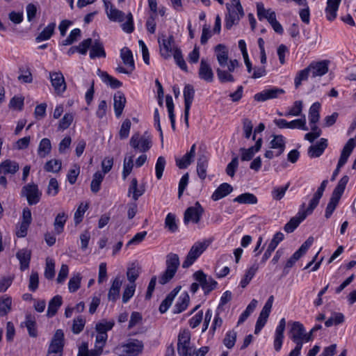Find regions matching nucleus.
Masks as SVG:
<instances>
[{"instance_id":"nucleus-1","label":"nucleus","mask_w":356,"mask_h":356,"mask_svg":"<svg viewBox=\"0 0 356 356\" xmlns=\"http://www.w3.org/2000/svg\"><path fill=\"white\" fill-rule=\"evenodd\" d=\"M143 348L144 345L141 341L131 339L115 346L113 353L118 356H138Z\"/></svg>"},{"instance_id":"nucleus-2","label":"nucleus","mask_w":356,"mask_h":356,"mask_svg":"<svg viewBox=\"0 0 356 356\" xmlns=\"http://www.w3.org/2000/svg\"><path fill=\"white\" fill-rule=\"evenodd\" d=\"M226 8L227 13L225 15V27L230 29L244 16V11L240 0H230V3L226 4Z\"/></svg>"},{"instance_id":"nucleus-3","label":"nucleus","mask_w":356,"mask_h":356,"mask_svg":"<svg viewBox=\"0 0 356 356\" xmlns=\"http://www.w3.org/2000/svg\"><path fill=\"white\" fill-rule=\"evenodd\" d=\"M129 145L136 152L145 153L152 147V138L147 131L143 134L136 132L131 137Z\"/></svg>"},{"instance_id":"nucleus-4","label":"nucleus","mask_w":356,"mask_h":356,"mask_svg":"<svg viewBox=\"0 0 356 356\" xmlns=\"http://www.w3.org/2000/svg\"><path fill=\"white\" fill-rule=\"evenodd\" d=\"M166 269L160 276L159 282L161 284H165L175 276L179 266V258L177 254L170 253L166 257Z\"/></svg>"},{"instance_id":"nucleus-5","label":"nucleus","mask_w":356,"mask_h":356,"mask_svg":"<svg viewBox=\"0 0 356 356\" xmlns=\"http://www.w3.org/2000/svg\"><path fill=\"white\" fill-rule=\"evenodd\" d=\"M158 42L161 56L165 59L170 58L175 51V49L177 48L175 46V41L172 35L166 36L164 33L160 34L158 38Z\"/></svg>"},{"instance_id":"nucleus-6","label":"nucleus","mask_w":356,"mask_h":356,"mask_svg":"<svg viewBox=\"0 0 356 356\" xmlns=\"http://www.w3.org/2000/svg\"><path fill=\"white\" fill-rule=\"evenodd\" d=\"M209 243L207 241L196 242L191 247L182 264L184 268L190 267L195 260L206 250Z\"/></svg>"},{"instance_id":"nucleus-7","label":"nucleus","mask_w":356,"mask_h":356,"mask_svg":"<svg viewBox=\"0 0 356 356\" xmlns=\"http://www.w3.org/2000/svg\"><path fill=\"white\" fill-rule=\"evenodd\" d=\"M194 279L200 283L204 294L209 293L217 286V282L211 276H207L203 271L197 270L193 274Z\"/></svg>"},{"instance_id":"nucleus-8","label":"nucleus","mask_w":356,"mask_h":356,"mask_svg":"<svg viewBox=\"0 0 356 356\" xmlns=\"http://www.w3.org/2000/svg\"><path fill=\"white\" fill-rule=\"evenodd\" d=\"M64 347V333L62 330H57L49 346L47 356L51 354H59L62 356Z\"/></svg>"},{"instance_id":"nucleus-9","label":"nucleus","mask_w":356,"mask_h":356,"mask_svg":"<svg viewBox=\"0 0 356 356\" xmlns=\"http://www.w3.org/2000/svg\"><path fill=\"white\" fill-rule=\"evenodd\" d=\"M22 195L26 197L29 205H34L40 202L42 193L40 192L36 184H28L23 186L22 189Z\"/></svg>"},{"instance_id":"nucleus-10","label":"nucleus","mask_w":356,"mask_h":356,"mask_svg":"<svg viewBox=\"0 0 356 356\" xmlns=\"http://www.w3.org/2000/svg\"><path fill=\"white\" fill-rule=\"evenodd\" d=\"M195 96V90L193 86L186 84L184 89V121L186 127L188 124L189 111Z\"/></svg>"},{"instance_id":"nucleus-11","label":"nucleus","mask_w":356,"mask_h":356,"mask_svg":"<svg viewBox=\"0 0 356 356\" xmlns=\"http://www.w3.org/2000/svg\"><path fill=\"white\" fill-rule=\"evenodd\" d=\"M49 79L56 94L60 95L65 91L66 83L61 72H49Z\"/></svg>"},{"instance_id":"nucleus-12","label":"nucleus","mask_w":356,"mask_h":356,"mask_svg":"<svg viewBox=\"0 0 356 356\" xmlns=\"http://www.w3.org/2000/svg\"><path fill=\"white\" fill-rule=\"evenodd\" d=\"M203 212V208L197 202L194 207H191L186 210L184 218V222L188 223L189 221H192L194 223H198Z\"/></svg>"},{"instance_id":"nucleus-13","label":"nucleus","mask_w":356,"mask_h":356,"mask_svg":"<svg viewBox=\"0 0 356 356\" xmlns=\"http://www.w3.org/2000/svg\"><path fill=\"white\" fill-rule=\"evenodd\" d=\"M284 93L282 88H272L265 89L254 95V99L257 102H265L269 99L277 98L280 95Z\"/></svg>"},{"instance_id":"nucleus-14","label":"nucleus","mask_w":356,"mask_h":356,"mask_svg":"<svg viewBox=\"0 0 356 356\" xmlns=\"http://www.w3.org/2000/svg\"><path fill=\"white\" fill-rule=\"evenodd\" d=\"M305 332V329L301 323L298 321L293 322L290 333L291 339L296 343V345L299 343L302 346Z\"/></svg>"},{"instance_id":"nucleus-15","label":"nucleus","mask_w":356,"mask_h":356,"mask_svg":"<svg viewBox=\"0 0 356 356\" xmlns=\"http://www.w3.org/2000/svg\"><path fill=\"white\" fill-rule=\"evenodd\" d=\"M356 146V137L355 138H350L344 145L340 158L339 159L337 165L343 167L347 162L350 155L351 154L353 149Z\"/></svg>"},{"instance_id":"nucleus-16","label":"nucleus","mask_w":356,"mask_h":356,"mask_svg":"<svg viewBox=\"0 0 356 356\" xmlns=\"http://www.w3.org/2000/svg\"><path fill=\"white\" fill-rule=\"evenodd\" d=\"M209 165V157L204 152H200L197 161V172L198 177L204 180L207 177V170Z\"/></svg>"},{"instance_id":"nucleus-17","label":"nucleus","mask_w":356,"mask_h":356,"mask_svg":"<svg viewBox=\"0 0 356 356\" xmlns=\"http://www.w3.org/2000/svg\"><path fill=\"white\" fill-rule=\"evenodd\" d=\"M262 138H259L256 140V143L254 146H252L248 149L243 147L241 148L240 152L241 153V161H250L254 157V154L260 150L262 145Z\"/></svg>"},{"instance_id":"nucleus-18","label":"nucleus","mask_w":356,"mask_h":356,"mask_svg":"<svg viewBox=\"0 0 356 356\" xmlns=\"http://www.w3.org/2000/svg\"><path fill=\"white\" fill-rule=\"evenodd\" d=\"M200 79L211 83L213 81V72L209 63L205 59L202 58L200 61V68L198 71Z\"/></svg>"},{"instance_id":"nucleus-19","label":"nucleus","mask_w":356,"mask_h":356,"mask_svg":"<svg viewBox=\"0 0 356 356\" xmlns=\"http://www.w3.org/2000/svg\"><path fill=\"white\" fill-rule=\"evenodd\" d=\"M328 60H322L311 63L307 68L313 77L322 76L328 72Z\"/></svg>"},{"instance_id":"nucleus-20","label":"nucleus","mask_w":356,"mask_h":356,"mask_svg":"<svg viewBox=\"0 0 356 356\" xmlns=\"http://www.w3.org/2000/svg\"><path fill=\"white\" fill-rule=\"evenodd\" d=\"M257 11L258 19L260 21L263 19H266L270 24H271L277 19L275 13L271 9H266L264 3L261 2L257 3Z\"/></svg>"},{"instance_id":"nucleus-21","label":"nucleus","mask_w":356,"mask_h":356,"mask_svg":"<svg viewBox=\"0 0 356 356\" xmlns=\"http://www.w3.org/2000/svg\"><path fill=\"white\" fill-rule=\"evenodd\" d=\"M19 169L18 163L15 161L6 159L0 163L1 175H15Z\"/></svg>"},{"instance_id":"nucleus-22","label":"nucleus","mask_w":356,"mask_h":356,"mask_svg":"<svg viewBox=\"0 0 356 356\" xmlns=\"http://www.w3.org/2000/svg\"><path fill=\"white\" fill-rule=\"evenodd\" d=\"M196 145L193 144L189 152H186L181 159H176V164L180 169L186 168L193 162L195 155Z\"/></svg>"},{"instance_id":"nucleus-23","label":"nucleus","mask_w":356,"mask_h":356,"mask_svg":"<svg viewBox=\"0 0 356 356\" xmlns=\"http://www.w3.org/2000/svg\"><path fill=\"white\" fill-rule=\"evenodd\" d=\"M113 102L115 114L117 118H119L122 115L125 106L126 97L121 91H118L114 95Z\"/></svg>"},{"instance_id":"nucleus-24","label":"nucleus","mask_w":356,"mask_h":356,"mask_svg":"<svg viewBox=\"0 0 356 356\" xmlns=\"http://www.w3.org/2000/svg\"><path fill=\"white\" fill-rule=\"evenodd\" d=\"M306 218V215L300 210L296 216L291 218L290 220L284 225V229L287 233L293 232L300 223Z\"/></svg>"},{"instance_id":"nucleus-25","label":"nucleus","mask_w":356,"mask_h":356,"mask_svg":"<svg viewBox=\"0 0 356 356\" xmlns=\"http://www.w3.org/2000/svg\"><path fill=\"white\" fill-rule=\"evenodd\" d=\"M145 191V187L138 186V180L136 178H133L129 186L127 195L130 197L131 195L133 200L136 201L139 197L142 196Z\"/></svg>"},{"instance_id":"nucleus-26","label":"nucleus","mask_w":356,"mask_h":356,"mask_svg":"<svg viewBox=\"0 0 356 356\" xmlns=\"http://www.w3.org/2000/svg\"><path fill=\"white\" fill-rule=\"evenodd\" d=\"M215 52L217 60L220 67H225L229 60L228 50L227 47L224 44H219L216 46Z\"/></svg>"},{"instance_id":"nucleus-27","label":"nucleus","mask_w":356,"mask_h":356,"mask_svg":"<svg viewBox=\"0 0 356 356\" xmlns=\"http://www.w3.org/2000/svg\"><path fill=\"white\" fill-rule=\"evenodd\" d=\"M233 191L232 186L227 184L223 183L220 184L213 192L211 195V199L213 201H218L231 193Z\"/></svg>"},{"instance_id":"nucleus-28","label":"nucleus","mask_w":356,"mask_h":356,"mask_svg":"<svg viewBox=\"0 0 356 356\" xmlns=\"http://www.w3.org/2000/svg\"><path fill=\"white\" fill-rule=\"evenodd\" d=\"M327 147V140L321 138L315 145H312L308 149V154L311 158L319 157L322 155L325 148Z\"/></svg>"},{"instance_id":"nucleus-29","label":"nucleus","mask_w":356,"mask_h":356,"mask_svg":"<svg viewBox=\"0 0 356 356\" xmlns=\"http://www.w3.org/2000/svg\"><path fill=\"white\" fill-rule=\"evenodd\" d=\"M274 300L273 296H270L267 301L266 302L263 309H261L259 316L258 317V319L257 321V323H261L265 325V324L267 322L268 318L270 315L273 303Z\"/></svg>"},{"instance_id":"nucleus-30","label":"nucleus","mask_w":356,"mask_h":356,"mask_svg":"<svg viewBox=\"0 0 356 356\" xmlns=\"http://www.w3.org/2000/svg\"><path fill=\"white\" fill-rule=\"evenodd\" d=\"M341 0H327L325 8L326 17L329 21H333L337 17V13Z\"/></svg>"},{"instance_id":"nucleus-31","label":"nucleus","mask_w":356,"mask_h":356,"mask_svg":"<svg viewBox=\"0 0 356 356\" xmlns=\"http://www.w3.org/2000/svg\"><path fill=\"white\" fill-rule=\"evenodd\" d=\"M102 353V346L95 345V348L89 350L88 343L83 342L79 347L77 356H99Z\"/></svg>"},{"instance_id":"nucleus-32","label":"nucleus","mask_w":356,"mask_h":356,"mask_svg":"<svg viewBox=\"0 0 356 356\" xmlns=\"http://www.w3.org/2000/svg\"><path fill=\"white\" fill-rule=\"evenodd\" d=\"M273 138L270 142V148L278 149L275 156H279L281 155L285 149L284 138L282 135H273Z\"/></svg>"},{"instance_id":"nucleus-33","label":"nucleus","mask_w":356,"mask_h":356,"mask_svg":"<svg viewBox=\"0 0 356 356\" xmlns=\"http://www.w3.org/2000/svg\"><path fill=\"white\" fill-rule=\"evenodd\" d=\"M62 297L59 295H56L51 298L48 305L47 316L49 318L55 316L58 309L62 305Z\"/></svg>"},{"instance_id":"nucleus-34","label":"nucleus","mask_w":356,"mask_h":356,"mask_svg":"<svg viewBox=\"0 0 356 356\" xmlns=\"http://www.w3.org/2000/svg\"><path fill=\"white\" fill-rule=\"evenodd\" d=\"M56 24L55 22L49 23L44 29L36 36L35 41L40 42L49 40L54 35Z\"/></svg>"},{"instance_id":"nucleus-35","label":"nucleus","mask_w":356,"mask_h":356,"mask_svg":"<svg viewBox=\"0 0 356 356\" xmlns=\"http://www.w3.org/2000/svg\"><path fill=\"white\" fill-rule=\"evenodd\" d=\"M31 255V251L27 249H22L17 252L16 257L19 261L20 269L22 270L29 268Z\"/></svg>"},{"instance_id":"nucleus-36","label":"nucleus","mask_w":356,"mask_h":356,"mask_svg":"<svg viewBox=\"0 0 356 356\" xmlns=\"http://www.w3.org/2000/svg\"><path fill=\"white\" fill-rule=\"evenodd\" d=\"M120 57L123 63L127 66L131 71L135 70V63L131 51L128 47H123L120 50Z\"/></svg>"},{"instance_id":"nucleus-37","label":"nucleus","mask_w":356,"mask_h":356,"mask_svg":"<svg viewBox=\"0 0 356 356\" xmlns=\"http://www.w3.org/2000/svg\"><path fill=\"white\" fill-rule=\"evenodd\" d=\"M106 52L104 49L103 44L98 40H95L91 45L90 51V58L94 59L95 58H105Z\"/></svg>"},{"instance_id":"nucleus-38","label":"nucleus","mask_w":356,"mask_h":356,"mask_svg":"<svg viewBox=\"0 0 356 356\" xmlns=\"http://www.w3.org/2000/svg\"><path fill=\"white\" fill-rule=\"evenodd\" d=\"M98 74L102 78V81L113 89L119 88L122 86V83L117 79L109 75L106 72H102L98 70Z\"/></svg>"},{"instance_id":"nucleus-39","label":"nucleus","mask_w":356,"mask_h":356,"mask_svg":"<svg viewBox=\"0 0 356 356\" xmlns=\"http://www.w3.org/2000/svg\"><path fill=\"white\" fill-rule=\"evenodd\" d=\"M122 286V281L119 277H116L109 289L108 298L109 300L115 301L120 296V290Z\"/></svg>"},{"instance_id":"nucleus-40","label":"nucleus","mask_w":356,"mask_h":356,"mask_svg":"<svg viewBox=\"0 0 356 356\" xmlns=\"http://www.w3.org/2000/svg\"><path fill=\"white\" fill-rule=\"evenodd\" d=\"M349 181V177L347 175L343 176L339 181L337 186L332 191V197L340 200L342 194L343 193L346 186Z\"/></svg>"},{"instance_id":"nucleus-41","label":"nucleus","mask_w":356,"mask_h":356,"mask_svg":"<svg viewBox=\"0 0 356 356\" xmlns=\"http://www.w3.org/2000/svg\"><path fill=\"white\" fill-rule=\"evenodd\" d=\"M190 298L187 293L181 294L175 305L174 313L179 314L184 311L189 303Z\"/></svg>"},{"instance_id":"nucleus-42","label":"nucleus","mask_w":356,"mask_h":356,"mask_svg":"<svg viewBox=\"0 0 356 356\" xmlns=\"http://www.w3.org/2000/svg\"><path fill=\"white\" fill-rule=\"evenodd\" d=\"M234 202L239 204H256L258 202L257 197L252 193H245L239 195L234 199Z\"/></svg>"},{"instance_id":"nucleus-43","label":"nucleus","mask_w":356,"mask_h":356,"mask_svg":"<svg viewBox=\"0 0 356 356\" xmlns=\"http://www.w3.org/2000/svg\"><path fill=\"white\" fill-rule=\"evenodd\" d=\"M67 216L64 212L59 213L55 218L54 227L56 234H60L63 232Z\"/></svg>"},{"instance_id":"nucleus-44","label":"nucleus","mask_w":356,"mask_h":356,"mask_svg":"<svg viewBox=\"0 0 356 356\" xmlns=\"http://www.w3.org/2000/svg\"><path fill=\"white\" fill-rule=\"evenodd\" d=\"M24 324V326L27 328L30 337H36L38 336L36 322L33 316H32L31 314L26 315V321ZM22 325H23V323H22Z\"/></svg>"},{"instance_id":"nucleus-45","label":"nucleus","mask_w":356,"mask_h":356,"mask_svg":"<svg viewBox=\"0 0 356 356\" xmlns=\"http://www.w3.org/2000/svg\"><path fill=\"white\" fill-rule=\"evenodd\" d=\"M51 150V143L50 140L47 138H42L39 143L38 149V155L42 158H44L48 154H49Z\"/></svg>"},{"instance_id":"nucleus-46","label":"nucleus","mask_w":356,"mask_h":356,"mask_svg":"<svg viewBox=\"0 0 356 356\" xmlns=\"http://www.w3.org/2000/svg\"><path fill=\"white\" fill-rule=\"evenodd\" d=\"M321 104L319 102L314 103L309 111V120L310 124H316L320 118Z\"/></svg>"},{"instance_id":"nucleus-47","label":"nucleus","mask_w":356,"mask_h":356,"mask_svg":"<svg viewBox=\"0 0 356 356\" xmlns=\"http://www.w3.org/2000/svg\"><path fill=\"white\" fill-rule=\"evenodd\" d=\"M258 268H259L258 264H254L250 268H249L248 269V270L246 271V273L245 274L243 279L241 280V283H240L241 286L242 288H245L250 283L251 280L254 276Z\"/></svg>"},{"instance_id":"nucleus-48","label":"nucleus","mask_w":356,"mask_h":356,"mask_svg":"<svg viewBox=\"0 0 356 356\" xmlns=\"http://www.w3.org/2000/svg\"><path fill=\"white\" fill-rule=\"evenodd\" d=\"M134 156H125L123 161L122 179L125 180L131 174L134 167Z\"/></svg>"},{"instance_id":"nucleus-49","label":"nucleus","mask_w":356,"mask_h":356,"mask_svg":"<svg viewBox=\"0 0 356 356\" xmlns=\"http://www.w3.org/2000/svg\"><path fill=\"white\" fill-rule=\"evenodd\" d=\"M104 175L102 172L97 171L93 175L92 180L90 184L92 192L96 193L100 190V185L104 179Z\"/></svg>"},{"instance_id":"nucleus-50","label":"nucleus","mask_w":356,"mask_h":356,"mask_svg":"<svg viewBox=\"0 0 356 356\" xmlns=\"http://www.w3.org/2000/svg\"><path fill=\"white\" fill-rule=\"evenodd\" d=\"M289 186V184L288 183L285 186L273 187L271 191V197L273 200L276 201L282 200L285 195Z\"/></svg>"},{"instance_id":"nucleus-51","label":"nucleus","mask_w":356,"mask_h":356,"mask_svg":"<svg viewBox=\"0 0 356 356\" xmlns=\"http://www.w3.org/2000/svg\"><path fill=\"white\" fill-rule=\"evenodd\" d=\"M257 300L255 299L252 300V301L250 302V304L247 306L245 310L241 314L239 319L238 321V324L243 323L248 317L249 316L254 312L255 309L257 305Z\"/></svg>"},{"instance_id":"nucleus-52","label":"nucleus","mask_w":356,"mask_h":356,"mask_svg":"<svg viewBox=\"0 0 356 356\" xmlns=\"http://www.w3.org/2000/svg\"><path fill=\"white\" fill-rule=\"evenodd\" d=\"M140 274V267L133 263L127 271V280L131 284H135V281L138 279Z\"/></svg>"},{"instance_id":"nucleus-53","label":"nucleus","mask_w":356,"mask_h":356,"mask_svg":"<svg viewBox=\"0 0 356 356\" xmlns=\"http://www.w3.org/2000/svg\"><path fill=\"white\" fill-rule=\"evenodd\" d=\"M88 203L81 202L79 204L74 215V220L75 225L79 224L83 220V215L85 212L88 210Z\"/></svg>"},{"instance_id":"nucleus-54","label":"nucleus","mask_w":356,"mask_h":356,"mask_svg":"<svg viewBox=\"0 0 356 356\" xmlns=\"http://www.w3.org/2000/svg\"><path fill=\"white\" fill-rule=\"evenodd\" d=\"M177 65L184 71L188 72L186 63L183 58L181 51L179 48H175L172 54Z\"/></svg>"},{"instance_id":"nucleus-55","label":"nucleus","mask_w":356,"mask_h":356,"mask_svg":"<svg viewBox=\"0 0 356 356\" xmlns=\"http://www.w3.org/2000/svg\"><path fill=\"white\" fill-rule=\"evenodd\" d=\"M12 299L10 297L0 298V316H6L11 309Z\"/></svg>"},{"instance_id":"nucleus-56","label":"nucleus","mask_w":356,"mask_h":356,"mask_svg":"<svg viewBox=\"0 0 356 356\" xmlns=\"http://www.w3.org/2000/svg\"><path fill=\"white\" fill-rule=\"evenodd\" d=\"M216 73L219 81L221 83L234 82L235 81L233 75L228 70L217 68Z\"/></svg>"},{"instance_id":"nucleus-57","label":"nucleus","mask_w":356,"mask_h":356,"mask_svg":"<svg viewBox=\"0 0 356 356\" xmlns=\"http://www.w3.org/2000/svg\"><path fill=\"white\" fill-rule=\"evenodd\" d=\"M191 344V333L188 330L181 332L178 335L177 348Z\"/></svg>"},{"instance_id":"nucleus-58","label":"nucleus","mask_w":356,"mask_h":356,"mask_svg":"<svg viewBox=\"0 0 356 356\" xmlns=\"http://www.w3.org/2000/svg\"><path fill=\"white\" fill-rule=\"evenodd\" d=\"M302 111V102L300 100L296 101L285 116H299Z\"/></svg>"},{"instance_id":"nucleus-59","label":"nucleus","mask_w":356,"mask_h":356,"mask_svg":"<svg viewBox=\"0 0 356 356\" xmlns=\"http://www.w3.org/2000/svg\"><path fill=\"white\" fill-rule=\"evenodd\" d=\"M55 275V264L53 259L47 258L46 266L44 270V277L48 280H51Z\"/></svg>"},{"instance_id":"nucleus-60","label":"nucleus","mask_w":356,"mask_h":356,"mask_svg":"<svg viewBox=\"0 0 356 356\" xmlns=\"http://www.w3.org/2000/svg\"><path fill=\"white\" fill-rule=\"evenodd\" d=\"M47 172H57L61 168V161L57 159H51L48 161L44 167Z\"/></svg>"},{"instance_id":"nucleus-61","label":"nucleus","mask_w":356,"mask_h":356,"mask_svg":"<svg viewBox=\"0 0 356 356\" xmlns=\"http://www.w3.org/2000/svg\"><path fill=\"white\" fill-rule=\"evenodd\" d=\"M86 324V320L79 316L74 319L72 331L74 334H79L83 330Z\"/></svg>"},{"instance_id":"nucleus-62","label":"nucleus","mask_w":356,"mask_h":356,"mask_svg":"<svg viewBox=\"0 0 356 356\" xmlns=\"http://www.w3.org/2000/svg\"><path fill=\"white\" fill-rule=\"evenodd\" d=\"M309 74V71L307 67L297 73L294 79V84L296 89L301 86L302 81H306L308 79Z\"/></svg>"},{"instance_id":"nucleus-63","label":"nucleus","mask_w":356,"mask_h":356,"mask_svg":"<svg viewBox=\"0 0 356 356\" xmlns=\"http://www.w3.org/2000/svg\"><path fill=\"white\" fill-rule=\"evenodd\" d=\"M74 120V115L72 113H65L58 123V129H67L72 124Z\"/></svg>"},{"instance_id":"nucleus-64","label":"nucleus","mask_w":356,"mask_h":356,"mask_svg":"<svg viewBox=\"0 0 356 356\" xmlns=\"http://www.w3.org/2000/svg\"><path fill=\"white\" fill-rule=\"evenodd\" d=\"M81 277L80 274L72 277L68 282V289L71 293L76 291L80 288Z\"/></svg>"}]
</instances>
